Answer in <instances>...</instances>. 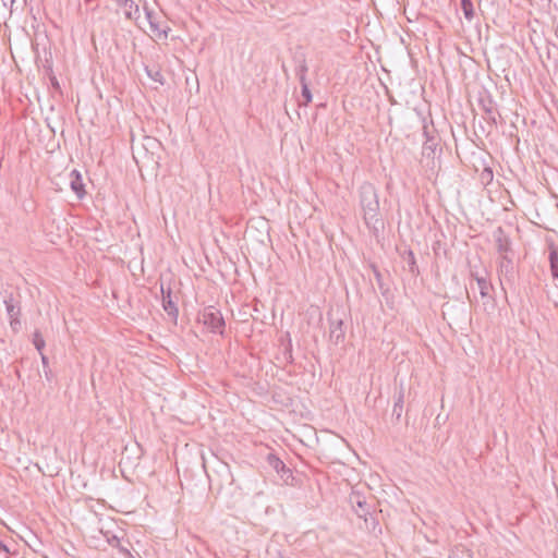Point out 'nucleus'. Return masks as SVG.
I'll list each match as a JSON object with an SVG mask.
<instances>
[{"label": "nucleus", "instance_id": "f257e3e1", "mask_svg": "<svg viewBox=\"0 0 558 558\" xmlns=\"http://www.w3.org/2000/svg\"><path fill=\"white\" fill-rule=\"evenodd\" d=\"M360 205L363 219L367 228L377 232L384 227L379 213V199L375 186L372 183H363L360 187Z\"/></svg>", "mask_w": 558, "mask_h": 558}, {"label": "nucleus", "instance_id": "f03ea898", "mask_svg": "<svg viewBox=\"0 0 558 558\" xmlns=\"http://www.w3.org/2000/svg\"><path fill=\"white\" fill-rule=\"evenodd\" d=\"M471 277L475 280L476 290L480 294V300L475 298L476 302L480 303L486 313H493L496 308V300L492 294V291L494 290L493 284L486 276L471 272Z\"/></svg>", "mask_w": 558, "mask_h": 558}, {"label": "nucleus", "instance_id": "7ed1b4c3", "mask_svg": "<svg viewBox=\"0 0 558 558\" xmlns=\"http://www.w3.org/2000/svg\"><path fill=\"white\" fill-rule=\"evenodd\" d=\"M198 320L204 324L211 332L222 335L225 329V319L221 312L214 307H205L198 316Z\"/></svg>", "mask_w": 558, "mask_h": 558}, {"label": "nucleus", "instance_id": "20e7f679", "mask_svg": "<svg viewBox=\"0 0 558 558\" xmlns=\"http://www.w3.org/2000/svg\"><path fill=\"white\" fill-rule=\"evenodd\" d=\"M329 320V340L333 344L338 345L345 339L344 323L341 318L335 317L333 314H328Z\"/></svg>", "mask_w": 558, "mask_h": 558}, {"label": "nucleus", "instance_id": "39448f33", "mask_svg": "<svg viewBox=\"0 0 558 558\" xmlns=\"http://www.w3.org/2000/svg\"><path fill=\"white\" fill-rule=\"evenodd\" d=\"M144 11L145 20L148 22L153 35L159 39H166L168 37L169 27L162 26V23L159 21V17L155 14L153 10L148 9L147 5H144Z\"/></svg>", "mask_w": 558, "mask_h": 558}, {"label": "nucleus", "instance_id": "423d86ee", "mask_svg": "<svg viewBox=\"0 0 558 558\" xmlns=\"http://www.w3.org/2000/svg\"><path fill=\"white\" fill-rule=\"evenodd\" d=\"M493 236H494L496 248H497V252L499 255L498 257L504 256V255H506V256L513 255L512 247H511V241L501 227H498L493 232Z\"/></svg>", "mask_w": 558, "mask_h": 558}, {"label": "nucleus", "instance_id": "0eeeda50", "mask_svg": "<svg viewBox=\"0 0 558 558\" xmlns=\"http://www.w3.org/2000/svg\"><path fill=\"white\" fill-rule=\"evenodd\" d=\"M497 271L500 278V282L504 280L511 282L514 276V264L512 259V255L509 256H500L497 262Z\"/></svg>", "mask_w": 558, "mask_h": 558}, {"label": "nucleus", "instance_id": "6e6552de", "mask_svg": "<svg viewBox=\"0 0 558 558\" xmlns=\"http://www.w3.org/2000/svg\"><path fill=\"white\" fill-rule=\"evenodd\" d=\"M267 462L286 484H289L290 481L293 480L292 471L277 456L272 453L268 454Z\"/></svg>", "mask_w": 558, "mask_h": 558}, {"label": "nucleus", "instance_id": "1a4fd4ad", "mask_svg": "<svg viewBox=\"0 0 558 558\" xmlns=\"http://www.w3.org/2000/svg\"><path fill=\"white\" fill-rule=\"evenodd\" d=\"M481 109L485 112L486 119L493 124H497V118H500L495 104L489 96L481 97L478 100Z\"/></svg>", "mask_w": 558, "mask_h": 558}, {"label": "nucleus", "instance_id": "9d476101", "mask_svg": "<svg viewBox=\"0 0 558 558\" xmlns=\"http://www.w3.org/2000/svg\"><path fill=\"white\" fill-rule=\"evenodd\" d=\"M118 7L123 10L128 20L134 21L140 27L142 26L140 5L135 0H128L125 4H118Z\"/></svg>", "mask_w": 558, "mask_h": 558}, {"label": "nucleus", "instance_id": "9b49d317", "mask_svg": "<svg viewBox=\"0 0 558 558\" xmlns=\"http://www.w3.org/2000/svg\"><path fill=\"white\" fill-rule=\"evenodd\" d=\"M19 544L11 537L0 538V558H16Z\"/></svg>", "mask_w": 558, "mask_h": 558}, {"label": "nucleus", "instance_id": "f8f14e48", "mask_svg": "<svg viewBox=\"0 0 558 558\" xmlns=\"http://www.w3.org/2000/svg\"><path fill=\"white\" fill-rule=\"evenodd\" d=\"M294 61V72L300 83L307 82L306 74L308 71L306 56L304 53H296L293 58Z\"/></svg>", "mask_w": 558, "mask_h": 558}, {"label": "nucleus", "instance_id": "ddd939ff", "mask_svg": "<svg viewBox=\"0 0 558 558\" xmlns=\"http://www.w3.org/2000/svg\"><path fill=\"white\" fill-rule=\"evenodd\" d=\"M70 186L76 194L77 198L82 199L84 197L86 192L84 189L83 178L77 170H72L70 172Z\"/></svg>", "mask_w": 558, "mask_h": 558}, {"label": "nucleus", "instance_id": "4468645a", "mask_svg": "<svg viewBox=\"0 0 558 558\" xmlns=\"http://www.w3.org/2000/svg\"><path fill=\"white\" fill-rule=\"evenodd\" d=\"M548 251L550 272L553 278L558 281V246L555 245L554 243H550L548 245ZM556 287L558 288V283L556 284Z\"/></svg>", "mask_w": 558, "mask_h": 558}, {"label": "nucleus", "instance_id": "2eb2a0df", "mask_svg": "<svg viewBox=\"0 0 558 558\" xmlns=\"http://www.w3.org/2000/svg\"><path fill=\"white\" fill-rule=\"evenodd\" d=\"M161 292H162V306H163V310L167 312V314L169 316H171L173 319H177V317H178V307H177L175 303L171 299V290L168 289L167 291H165L161 288Z\"/></svg>", "mask_w": 558, "mask_h": 558}, {"label": "nucleus", "instance_id": "dca6fc26", "mask_svg": "<svg viewBox=\"0 0 558 558\" xmlns=\"http://www.w3.org/2000/svg\"><path fill=\"white\" fill-rule=\"evenodd\" d=\"M4 305H5L8 316L10 318L11 326L13 327L14 324H20L19 316H20L21 312H20V308L13 304V298L10 296L9 299H5Z\"/></svg>", "mask_w": 558, "mask_h": 558}, {"label": "nucleus", "instance_id": "f3484780", "mask_svg": "<svg viewBox=\"0 0 558 558\" xmlns=\"http://www.w3.org/2000/svg\"><path fill=\"white\" fill-rule=\"evenodd\" d=\"M448 558H473V554L465 546L458 545L451 549Z\"/></svg>", "mask_w": 558, "mask_h": 558}, {"label": "nucleus", "instance_id": "a211bd4d", "mask_svg": "<svg viewBox=\"0 0 558 558\" xmlns=\"http://www.w3.org/2000/svg\"><path fill=\"white\" fill-rule=\"evenodd\" d=\"M403 402H404V395H403V391H399L397 398H396V401H395V404H393V409H392V414L396 415V417L399 420L402 415V412H403Z\"/></svg>", "mask_w": 558, "mask_h": 558}, {"label": "nucleus", "instance_id": "6ab92c4d", "mask_svg": "<svg viewBox=\"0 0 558 558\" xmlns=\"http://www.w3.org/2000/svg\"><path fill=\"white\" fill-rule=\"evenodd\" d=\"M461 2V10L464 14V17L468 21H472L474 17V7L471 0H460Z\"/></svg>", "mask_w": 558, "mask_h": 558}, {"label": "nucleus", "instance_id": "aec40b11", "mask_svg": "<svg viewBox=\"0 0 558 558\" xmlns=\"http://www.w3.org/2000/svg\"><path fill=\"white\" fill-rule=\"evenodd\" d=\"M300 84H301V94L304 99V101L301 105L307 106L312 101V98H313L312 93L308 87V83L304 82V83H300Z\"/></svg>", "mask_w": 558, "mask_h": 558}, {"label": "nucleus", "instance_id": "412c9836", "mask_svg": "<svg viewBox=\"0 0 558 558\" xmlns=\"http://www.w3.org/2000/svg\"><path fill=\"white\" fill-rule=\"evenodd\" d=\"M33 344L35 345L37 351H39L41 353L43 349L45 348V340L39 330H36L33 333Z\"/></svg>", "mask_w": 558, "mask_h": 558}, {"label": "nucleus", "instance_id": "4be33fe9", "mask_svg": "<svg viewBox=\"0 0 558 558\" xmlns=\"http://www.w3.org/2000/svg\"><path fill=\"white\" fill-rule=\"evenodd\" d=\"M354 502H355L356 507L359 509H361V511L360 510H355L357 515L360 518H364L368 513V511L365 509V507L367 505L365 499H362L360 496H356V500Z\"/></svg>", "mask_w": 558, "mask_h": 558}, {"label": "nucleus", "instance_id": "5701e85b", "mask_svg": "<svg viewBox=\"0 0 558 558\" xmlns=\"http://www.w3.org/2000/svg\"><path fill=\"white\" fill-rule=\"evenodd\" d=\"M146 72L148 76H150L155 82H158L160 84L163 83V75L159 70H153V69H146Z\"/></svg>", "mask_w": 558, "mask_h": 558}, {"label": "nucleus", "instance_id": "b1692460", "mask_svg": "<svg viewBox=\"0 0 558 558\" xmlns=\"http://www.w3.org/2000/svg\"><path fill=\"white\" fill-rule=\"evenodd\" d=\"M424 135L426 136L425 147L432 149L433 146L435 145V142L434 137L429 135L427 126H424Z\"/></svg>", "mask_w": 558, "mask_h": 558}, {"label": "nucleus", "instance_id": "393cba45", "mask_svg": "<svg viewBox=\"0 0 558 558\" xmlns=\"http://www.w3.org/2000/svg\"><path fill=\"white\" fill-rule=\"evenodd\" d=\"M40 354H41V362H43V365H44V366H47V365H48V357H47L45 354H43V353H40Z\"/></svg>", "mask_w": 558, "mask_h": 558}, {"label": "nucleus", "instance_id": "a878e982", "mask_svg": "<svg viewBox=\"0 0 558 558\" xmlns=\"http://www.w3.org/2000/svg\"><path fill=\"white\" fill-rule=\"evenodd\" d=\"M51 84H52V86H53V87L59 88V83H58V81L56 80V77H53V78L51 80Z\"/></svg>", "mask_w": 558, "mask_h": 558}, {"label": "nucleus", "instance_id": "bb28decb", "mask_svg": "<svg viewBox=\"0 0 558 558\" xmlns=\"http://www.w3.org/2000/svg\"><path fill=\"white\" fill-rule=\"evenodd\" d=\"M114 3L118 5V4H125L128 2V0H113Z\"/></svg>", "mask_w": 558, "mask_h": 558}, {"label": "nucleus", "instance_id": "cd10ccee", "mask_svg": "<svg viewBox=\"0 0 558 558\" xmlns=\"http://www.w3.org/2000/svg\"><path fill=\"white\" fill-rule=\"evenodd\" d=\"M470 289H471L472 291H474V290H475V288H474V286H473L472 283H470Z\"/></svg>", "mask_w": 558, "mask_h": 558}, {"label": "nucleus", "instance_id": "c85d7f7f", "mask_svg": "<svg viewBox=\"0 0 558 558\" xmlns=\"http://www.w3.org/2000/svg\"><path fill=\"white\" fill-rule=\"evenodd\" d=\"M4 4L7 3V0H1ZM11 2H13V0H10Z\"/></svg>", "mask_w": 558, "mask_h": 558}]
</instances>
